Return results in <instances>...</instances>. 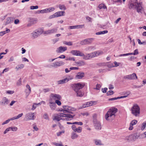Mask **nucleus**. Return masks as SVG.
I'll use <instances>...</instances> for the list:
<instances>
[{
    "label": "nucleus",
    "mask_w": 146,
    "mask_h": 146,
    "mask_svg": "<svg viewBox=\"0 0 146 146\" xmlns=\"http://www.w3.org/2000/svg\"><path fill=\"white\" fill-rule=\"evenodd\" d=\"M84 83L81 84L78 83L76 84H72L71 87L73 90L76 92V96L78 97H82L84 94V93L81 90L84 86Z\"/></svg>",
    "instance_id": "f257e3e1"
},
{
    "label": "nucleus",
    "mask_w": 146,
    "mask_h": 146,
    "mask_svg": "<svg viewBox=\"0 0 146 146\" xmlns=\"http://www.w3.org/2000/svg\"><path fill=\"white\" fill-rule=\"evenodd\" d=\"M142 2L138 1L137 0H133L129 4V8L130 9H136L138 13H141L143 9Z\"/></svg>",
    "instance_id": "f03ea898"
},
{
    "label": "nucleus",
    "mask_w": 146,
    "mask_h": 146,
    "mask_svg": "<svg viewBox=\"0 0 146 146\" xmlns=\"http://www.w3.org/2000/svg\"><path fill=\"white\" fill-rule=\"evenodd\" d=\"M73 117L74 116L70 114L60 113L55 115L53 119V120H56L58 121L61 120L68 121L72 119Z\"/></svg>",
    "instance_id": "7ed1b4c3"
},
{
    "label": "nucleus",
    "mask_w": 146,
    "mask_h": 146,
    "mask_svg": "<svg viewBox=\"0 0 146 146\" xmlns=\"http://www.w3.org/2000/svg\"><path fill=\"white\" fill-rule=\"evenodd\" d=\"M117 111V109L115 108L109 109L105 115V118L107 121H111L115 117V114Z\"/></svg>",
    "instance_id": "20e7f679"
},
{
    "label": "nucleus",
    "mask_w": 146,
    "mask_h": 146,
    "mask_svg": "<svg viewBox=\"0 0 146 146\" xmlns=\"http://www.w3.org/2000/svg\"><path fill=\"white\" fill-rule=\"evenodd\" d=\"M82 55L81 56L83 57V58L84 59L88 60L103 54V52L102 51L98 50L91 53H87L85 54L82 52Z\"/></svg>",
    "instance_id": "39448f33"
},
{
    "label": "nucleus",
    "mask_w": 146,
    "mask_h": 146,
    "mask_svg": "<svg viewBox=\"0 0 146 146\" xmlns=\"http://www.w3.org/2000/svg\"><path fill=\"white\" fill-rule=\"evenodd\" d=\"M43 28L39 29L34 31L31 35L32 38L35 39L43 33Z\"/></svg>",
    "instance_id": "423d86ee"
},
{
    "label": "nucleus",
    "mask_w": 146,
    "mask_h": 146,
    "mask_svg": "<svg viewBox=\"0 0 146 146\" xmlns=\"http://www.w3.org/2000/svg\"><path fill=\"white\" fill-rule=\"evenodd\" d=\"M63 110H60V111H62L64 113H72V111H75L76 110L75 108L68 106H63Z\"/></svg>",
    "instance_id": "0eeeda50"
},
{
    "label": "nucleus",
    "mask_w": 146,
    "mask_h": 146,
    "mask_svg": "<svg viewBox=\"0 0 146 146\" xmlns=\"http://www.w3.org/2000/svg\"><path fill=\"white\" fill-rule=\"evenodd\" d=\"M131 110L132 113L136 116L138 115L140 113V108L136 104L134 105L131 108Z\"/></svg>",
    "instance_id": "6e6552de"
},
{
    "label": "nucleus",
    "mask_w": 146,
    "mask_h": 146,
    "mask_svg": "<svg viewBox=\"0 0 146 146\" xmlns=\"http://www.w3.org/2000/svg\"><path fill=\"white\" fill-rule=\"evenodd\" d=\"M34 113L30 112L26 114L25 115V118L26 120H33L35 119V117Z\"/></svg>",
    "instance_id": "1a4fd4ad"
},
{
    "label": "nucleus",
    "mask_w": 146,
    "mask_h": 146,
    "mask_svg": "<svg viewBox=\"0 0 146 146\" xmlns=\"http://www.w3.org/2000/svg\"><path fill=\"white\" fill-rule=\"evenodd\" d=\"M94 39L93 38H88L81 41L80 44L82 45L88 44L92 43Z\"/></svg>",
    "instance_id": "9d476101"
},
{
    "label": "nucleus",
    "mask_w": 146,
    "mask_h": 146,
    "mask_svg": "<svg viewBox=\"0 0 146 146\" xmlns=\"http://www.w3.org/2000/svg\"><path fill=\"white\" fill-rule=\"evenodd\" d=\"M93 122L94 126L96 129L100 130L101 129V125L100 122L93 117Z\"/></svg>",
    "instance_id": "9b49d317"
},
{
    "label": "nucleus",
    "mask_w": 146,
    "mask_h": 146,
    "mask_svg": "<svg viewBox=\"0 0 146 146\" xmlns=\"http://www.w3.org/2000/svg\"><path fill=\"white\" fill-rule=\"evenodd\" d=\"M58 30L57 28H53L52 29L48 30L45 31L43 30V34H44L50 35L56 33Z\"/></svg>",
    "instance_id": "f8f14e48"
},
{
    "label": "nucleus",
    "mask_w": 146,
    "mask_h": 146,
    "mask_svg": "<svg viewBox=\"0 0 146 146\" xmlns=\"http://www.w3.org/2000/svg\"><path fill=\"white\" fill-rule=\"evenodd\" d=\"M64 63L62 61H58L55 62L52 64V67L55 68H57L58 67L63 65Z\"/></svg>",
    "instance_id": "ddd939ff"
},
{
    "label": "nucleus",
    "mask_w": 146,
    "mask_h": 146,
    "mask_svg": "<svg viewBox=\"0 0 146 146\" xmlns=\"http://www.w3.org/2000/svg\"><path fill=\"white\" fill-rule=\"evenodd\" d=\"M9 102V100L6 97H3L0 103L1 105L5 106L8 104Z\"/></svg>",
    "instance_id": "4468645a"
},
{
    "label": "nucleus",
    "mask_w": 146,
    "mask_h": 146,
    "mask_svg": "<svg viewBox=\"0 0 146 146\" xmlns=\"http://www.w3.org/2000/svg\"><path fill=\"white\" fill-rule=\"evenodd\" d=\"M50 97L54 100H60L61 99V96L58 94H52L50 95Z\"/></svg>",
    "instance_id": "2eb2a0df"
},
{
    "label": "nucleus",
    "mask_w": 146,
    "mask_h": 146,
    "mask_svg": "<svg viewBox=\"0 0 146 146\" xmlns=\"http://www.w3.org/2000/svg\"><path fill=\"white\" fill-rule=\"evenodd\" d=\"M82 52L79 50H72L71 51V53L73 55L76 56H80L82 55Z\"/></svg>",
    "instance_id": "dca6fc26"
},
{
    "label": "nucleus",
    "mask_w": 146,
    "mask_h": 146,
    "mask_svg": "<svg viewBox=\"0 0 146 146\" xmlns=\"http://www.w3.org/2000/svg\"><path fill=\"white\" fill-rule=\"evenodd\" d=\"M50 107L52 110H54L56 109V105L55 102H52L51 100H49V103Z\"/></svg>",
    "instance_id": "f3484780"
},
{
    "label": "nucleus",
    "mask_w": 146,
    "mask_h": 146,
    "mask_svg": "<svg viewBox=\"0 0 146 146\" xmlns=\"http://www.w3.org/2000/svg\"><path fill=\"white\" fill-rule=\"evenodd\" d=\"M67 50V48L66 47L60 46L57 48L56 52L58 53H62Z\"/></svg>",
    "instance_id": "a211bd4d"
},
{
    "label": "nucleus",
    "mask_w": 146,
    "mask_h": 146,
    "mask_svg": "<svg viewBox=\"0 0 146 146\" xmlns=\"http://www.w3.org/2000/svg\"><path fill=\"white\" fill-rule=\"evenodd\" d=\"M13 19L14 18L11 17L7 18L5 20V24L7 25L13 22Z\"/></svg>",
    "instance_id": "6ab92c4d"
},
{
    "label": "nucleus",
    "mask_w": 146,
    "mask_h": 146,
    "mask_svg": "<svg viewBox=\"0 0 146 146\" xmlns=\"http://www.w3.org/2000/svg\"><path fill=\"white\" fill-rule=\"evenodd\" d=\"M129 94V93H128V94H127V95L125 96H121L120 97H118L116 98H110L108 99L109 101H113L114 100H116L118 99H121V98H124L128 96Z\"/></svg>",
    "instance_id": "aec40b11"
},
{
    "label": "nucleus",
    "mask_w": 146,
    "mask_h": 146,
    "mask_svg": "<svg viewBox=\"0 0 146 146\" xmlns=\"http://www.w3.org/2000/svg\"><path fill=\"white\" fill-rule=\"evenodd\" d=\"M26 89L25 90V92L27 96L30 94L31 92V88L29 85L27 84L26 86Z\"/></svg>",
    "instance_id": "412c9836"
},
{
    "label": "nucleus",
    "mask_w": 146,
    "mask_h": 146,
    "mask_svg": "<svg viewBox=\"0 0 146 146\" xmlns=\"http://www.w3.org/2000/svg\"><path fill=\"white\" fill-rule=\"evenodd\" d=\"M56 17L63 16L65 15V12L64 11H59L55 13Z\"/></svg>",
    "instance_id": "4be33fe9"
},
{
    "label": "nucleus",
    "mask_w": 146,
    "mask_h": 146,
    "mask_svg": "<svg viewBox=\"0 0 146 146\" xmlns=\"http://www.w3.org/2000/svg\"><path fill=\"white\" fill-rule=\"evenodd\" d=\"M94 141L95 145H103L102 141L100 139H94Z\"/></svg>",
    "instance_id": "5701e85b"
},
{
    "label": "nucleus",
    "mask_w": 146,
    "mask_h": 146,
    "mask_svg": "<svg viewBox=\"0 0 146 146\" xmlns=\"http://www.w3.org/2000/svg\"><path fill=\"white\" fill-rule=\"evenodd\" d=\"M138 136H137V135L136 133L134 134L133 135H131L129 136H127L126 137L125 139L128 141H130L131 140V139L133 137H135V138H137Z\"/></svg>",
    "instance_id": "b1692460"
},
{
    "label": "nucleus",
    "mask_w": 146,
    "mask_h": 146,
    "mask_svg": "<svg viewBox=\"0 0 146 146\" xmlns=\"http://www.w3.org/2000/svg\"><path fill=\"white\" fill-rule=\"evenodd\" d=\"M84 76V73H78L76 76V78L77 79H80L82 78Z\"/></svg>",
    "instance_id": "393cba45"
},
{
    "label": "nucleus",
    "mask_w": 146,
    "mask_h": 146,
    "mask_svg": "<svg viewBox=\"0 0 146 146\" xmlns=\"http://www.w3.org/2000/svg\"><path fill=\"white\" fill-rule=\"evenodd\" d=\"M130 80L137 79V77L135 73H133L132 74L129 75Z\"/></svg>",
    "instance_id": "a878e982"
},
{
    "label": "nucleus",
    "mask_w": 146,
    "mask_h": 146,
    "mask_svg": "<svg viewBox=\"0 0 146 146\" xmlns=\"http://www.w3.org/2000/svg\"><path fill=\"white\" fill-rule=\"evenodd\" d=\"M67 80V79H65V78H64L63 79L58 81H57V83L58 85L66 83Z\"/></svg>",
    "instance_id": "bb28decb"
},
{
    "label": "nucleus",
    "mask_w": 146,
    "mask_h": 146,
    "mask_svg": "<svg viewBox=\"0 0 146 146\" xmlns=\"http://www.w3.org/2000/svg\"><path fill=\"white\" fill-rule=\"evenodd\" d=\"M78 137V135L74 132H73L71 135V138L72 139H74L77 138Z\"/></svg>",
    "instance_id": "cd10ccee"
},
{
    "label": "nucleus",
    "mask_w": 146,
    "mask_h": 146,
    "mask_svg": "<svg viewBox=\"0 0 146 146\" xmlns=\"http://www.w3.org/2000/svg\"><path fill=\"white\" fill-rule=\"evenodd\" d=\"M100 65H101V66H104L107 65V66H108V67H110V68H111V67H115V66H114V65H113V63H111V64H109V65H107V64L106 63H100Z\"/></svg>",
    "instance_id": "c85d7f7f"
},
{
    "label": "nucleus",
    "mask_w": 146,
    "mask_h": 146,
    "mask_svg": "<svg viewBox=\"0 0 146 146\" xmlns=\"http://www.w3.org/2000/svg\"><path fill=\"white\" fill-rule=\"evenodd\" d=\"M24 67V65L23 64L19 65L17 66L15 68V69L17 70H19L22 69Z\"/></svg>",
    "instance_id": "c756f323"
},
{
    "label": "nucleus",
    "mask_w": 146,
    "mask_h": 146,
    "mask_svg": "<svg viewBox=\"0 0 146 146\" xmlns=\"http://www.w3.org/2000/svg\"><path fill=\"white\" fill-rule=\"evenodd\" d=\"M76 63L79 66H83L85 64V63L83 60L77 62Z\"/></svg>",
    "instance_id": "7c9ffc66"
},
{
    "label": "nucleus",
    "mask_w": 146,
    "mask_h": 146,
    "mask_svg": "<svg viewBox=\"0 0 146 146\" xmlns=\"http://www.w3.org/2000/svg\"><path fill=\"white\" fill-rule=\"evenodd\" d=\"M98 7L100 9H107V7L104 4H101L99 5Z\"/></svg>",
    "instance_id": "2f4dec72"
},
{
    "label": "nucleus",
    "mask_w": 146,
    "mask_h": 146,
    "mask_svg": "<svg viewBox=\"0 0 146 146\" xmlns=\"http://www.w3.org/2000/svg\"><path fill=\"white\" fill-rule=\"evenodd\" d=\"M23 113H22L21 114H19L17 116H15L12 117V118L13 120L17 119L23 116Z\"/></svg>",
    "instance_id": "473e14b6"
},
{
    "label": "nucleus",
    "mask_w": 146,
    "mask_h": 146,
    "mask_svg": "<svg viewBox=\"0 0 146 146\" xmlns=\"http://www.w3.org/2000/svg\"><path fill=\"white\" fill-rule=\"evenodd\" d=\"M146 127V121L143 123L141 125V129L143 130Z\"/></svg>",
    "instance_id": "72a5a7b5"
},
{
    "label": "nucleus",
    "mask_w": 146,
    "mask_h": 146,
    "mask_svg": "<svg viewBox=\"0 0 146 146\" xmlns=\"http://www.w3.org/2000/svg\"><path fill=\"white\" fill-rule=\"evenodd\" d=\"M108 33V31L107 30L104 31H100L99 32H97L96 33V35H100L102 34H105L107 33Z\"/></svg>",
    "instance_id": "f704fd0d"
},
{
    "label": "nucleus",
    "mask_w": 146,
    "mask_h": 146,
    "mask_svg": "<svg viewBox=\"0 0 146 146\" xmlns=\"http://www.w3.org/2000/svg\"><path fill=\"white\" fill-rule=\"evenodd\" d=\"M13 120V119L12 117L11 118L9 119H7V120H6L4 122H3L2 124V125H4L5 124L8 123L10 121Z\"/></svg>",
    "instance_id": "c9c22d12"
},
{
    "label": "nucleus",
    "mask_w": 146,
    "mask_h": 146,
    "mask_svg": "<svg viewBox=\"0 0 146 146\" xmlns=\"http://www.w3.org/2000/svg\"><path fill=\"white\" fill-rule=\"evenodd\" d=\"M94 102H95L94 101H90L86 102V104L87 105V106L88 107L89 106H92Z\"/></svg>",
    "instance_id": "e433bc0d"
},
{
    "label": "nucleus",
    "mask_w": 146,
    "mask_h": 146,
    "mask_svg": "<svg viewBox=\"0 0 146 146\" xmlns=\"http://www.w3.org/2000/svg\"><path fill=\"white\" fill-rule=\"evenodd\" d=\"M59 8L61 10H65L66 9V7L64 5H59L58 6Z\"/></svg>",
    "instance_id": "4c0bfd02"
},
{
    "label": "nucleus",
    "mask_w": 146,
    "mask_h": 146,
    "mask_svg": "<svg viewBox=\"0 0 146 146\" xmlns=\"http://www.w3.org/2000/svg\"><path fill=\"white\" fill-rule=\"evenodd\" d=\"M82 131V128L81 127H79L77 128H76L75 132H77L78 133H80Z\"/></svg>",
    "instance_id": "58836bf2"
},
{
    "label": "nucleus",
    "mask_w": 146,
    "mask_h": 146,
    "mask_svg": "<svg viewBox=\"0 0 146 146\" xmlns=\"http://www.w3.org/2000/svg\"><path fill=\"white\" fill-rule=\"evenodd\" d=\"M66 60H72L74 61H75L74 57H66Z\"/></svg>",
    "instance_id": "ea45409f"
},
{
    "label": "nucleus",
    "mask_w": 146,
    "mask_h": 146,
    "mask_svg": "<svg viewBox=\"0 0 146 146\" xmlns=\"http://www.w3.org/2000/svg\"><path fill=\"white\" fill-rule=\"evenodd\" d=\"M63 43L64 44H66L68 46H71L72 45V42L70 41L67 42L66 41H64L63 42Z\"/></svg>",
    "instance_id": "a19ab883"
},
{
    "label": "nucleus",
    "mask_w": 146,
    "mask_h": 146,
    "mask_svg": "<svg viewBox=\"0 0 146 146\" xmlns=\"http://www.w3.org/2000/svg\"><path fill=\"white\" fill-rule=\"evenodd\" d=\"M48 13H50L54 11L55 10V8L54 7H50L47 8Z\"/></svg>",
    "instance_id": "79ce46f5"
},
{
    "label": "nucleus",
    "mask_w": 146,
    "mask_h": 146,
    "mask_svg": "<svg viewBox=\"0 0 146 146\" xmlns=\"http://www.w3.org/2000/svg\"><path fill=\"white\" fill-rule=\"evenodd\" d=\"M130 55H136L138 54V52L137 49L135 50L134 52L130 53Z\"/></svg>",
    "instance_id": "37998d69"
},
{
    "label": "nucleus",
    "mask_w": 146,
    "mask_h": 146,
    "mask_svg": "<svg viewBox=\"0 0 146 146\" xmlns=\"http://www.w3.org/2000/svg\"><path fill=\"white\" fill-rule=\"evenodd\" d=\"M84 27V25H76V28L78 29L82 28Z\"/></svg>",
    "instance_id": "c03bdc74"
},
{
    "label": "nucleus",
    "mask_w": 146,
    "mask_h": 146,
    "mask_svg": "<svg viewBox=\"0 0 146 146\" xmlns=\"http://www.w3.org/2000/svg\"><path fill=\"white\" fill-rule=\"evenodd\" d=\"M111 1L113 2V4L118 3H122V0H111Z\"/></svg>",
    "instance_id": "a18cd8bd"
},
{
    "label": "nucleus",
    "mask_w": 146,
    "mask_h": 146,
    "mask_svg": "<svg viewBox=\"0 0 146 146\" xmlns=\"http://www.w3.org/2000/svg\"><path fill=\"white\" fill-rule=\"evenodd\" d=\"M11 130L13 131H16L17 130V128L16 127H10Z\"/></svg>",
    "instance_id": "49530a36"
},
{
    "label": "nucleus",
    "mask_w": 146,
    "mask_h": 146,
    "mask_svg": "<svg viewBox=\"0 0 146 146\" xmlns=\"http://www.w3.org/2000/svg\"><path fill=\"white\" fill-rule=\"evenodd\" d=\"M137 122V121L136 120H132L130 123L131 125H132L133 126L136 124Z\"/></svg>",
    "instance_id": "de8ad7c7"
},
{
    "label": "nucleus",
    "mask_w": 146,
    "mask_h": 146,
    "mask_svg": "<svg viewBox=\"0 0 146 146\" xmlns=\"http://www.w3.org/2000/svg\"><path fill=\"white\" fill-rule=\"evenodd\" d=\"M43 117L44 119L48 120H49V117H48V115L46 113H44L43 115Z\"/></svg>",
    "instance_id": "09e8293b"
},
{
    "label": "nucleus",
    "mask_w": 146,
    "mask_h": 146,
    "mask_svg": "<svg viewBox=\"0 0 146 146\" xmlns=\"http://www.w3.org/2000/svg\"><path fill=\"white\" fill-rule=\"evenodd\" d=\"M130 55V53L120 54L118 55V57L128 56Z\"/></svg>",
    "instance_id": "8fccbe9b"
},
{
    "label": "nucleus",
    "mask_w": 146,
    "mask_h": 146,
    "mask_svg": "<svg viewBox=\"0 0 146 146\" xmlns=\"http://www.w3.org/2000/svg\"><path fill=\"white\" fill-rule=\"evenodd\" d=\"M37 105L36 103H34L33 104V105L32 106V108H31V110H35L36 108Z\"/></svg>",
    "instance_id": "3c124183"
},
{
    "label": "nucleus",
    "mask_w": 146,
    "mask_h": 146,
    "mask_svg": "<svg viewBox=\"0 0 146 146\" xmlns=\"http://www.w3.org/2000/svg\"><path fill=\"white\" fill-rule=\"evenodd\" d=\"M11 129L10 127H9L7 128L5 130V131H4L3 132V133L4 134H6L9 131H11Z\"/></svg>",
    "instance_id": "603ef678"
},
{
    "label": "nucleus",
    "mask_w": 146,
    "mask_h": 146,
    "mask_svg": "<svg viewBox=\"0 0 146 146\" xmlns=\"http://www.w3.org/2000/svg\"><path fill=\"white\" fill-rule=\"evenodd\" d=\"M113 94V92L112 90H110L109 91H108L107 93L108 96L111 95Z\"/></svg>",
    "instance_id": "864d4df0"
},
{
    "label": "nucleus",
    "mask_w": 146,
    "mask_h": 146,
    "mask_svg": "<svg viewBox=\"0 0 146 146\" xmlns=\"http://www.w3.org/2000/svg\"><path fill=\"white\" fill-rule=\"evenodd\" d=\"M64 133V131H63L57 133L56 134L58 136H60L62 133Z\"/></svg>",
    "instance_id": "5fc2aeb1"
},
{
    "label": "nucleus",
    "mask_w": 146,
    "mask_h": 146,
    "mask_svg": "<svg viewBox=\"0 0 146 146\" xmlns=\"http://www.w3.org/2000/svg\"><path fill=\"white\" fill-rule=\"evenodd\" d=\"M87 105L86 104H83L82 106H81L78 107L79 109H81L83 108H84L86 107H87Z\"/></svg>",
    "instance_id": "6e6d98bb"
},
{
    "label": "nucleus",
    "mask_w": 146,
    "mask_h": 146,
    "mask_svg": "<svg viewBox=\"0 0 146 146\" xmlns=\"http://www.w3.org/2000/svg\"><path fill=\"white\" fill-rule=\"evenodd\" d=\"M38 6L37 5L35 6H31L30 7V9L32 10L37 9H38Z\"/></svg>",
    "instance_id": "4d7b16f0"
},
{
    "label": "nucleus",
    "mask_w": 146,
    "mask_h": 146,
    "mask_svg": "<svg viewBox=\"0 0 146 146\" xmlns=\"http://www.w3.org/2000/svg\"><path fill=\"white\" fill-rule=\"evenodd\" d=\"M53 144L56 146H63V145L62 144V143L61 142H60L59 143L54 142V143Z\"/></svg>",
    "instance_id": "13d9d810"
},
{
    "label": "nucleus",
    "mask_w": 146,
    "mask_h": 146,
    "mask_svg": "<svg viewBox=\"0 0 146 146\" xmlns=\"http://www.w3.org/2000/svg\"><path fill=\"white\" fill-rule=\"evenodd\" d=\"M37 13L38 14L45 13V9H44L40 10H38L37 11Z\"/></svg>",
    "instance_id": "bf43d9fd"
},
{
    "label": "nucleus",
    "mask_w": 146,
    "mask_h": 146,
    "mask_svg": "<svg viewBox=\"0 0 146 146\" xmlns=\"http://www.w3.org/2000/svg\"><path fill=\"white\" fill-rule=\"evenodd\" d=\"M14 91L13 90H7L6 91V93L9 94H13Z\"/></svg>",
    "instance_id": "052dcab7"
},
{
    "label": "nucleus",
    "mask_w": 146,
    "mask_h": 146,
    "mask_svg": "<svg viewBox=\"0 0 146 146\" xmlns=\"http://www.w3.org/2000/svg\"><path fill=\"white\" fill-rule=\"evenodd\" d=\"M59 100H56L55 103L58 106H60L61 104V103Z\"/></svg>",
    "instance_id": "680f3d73"
},
{
    "label": "nucleus",
    "mask_w": 146,
    "mask_h": 146,
    "mask_svg": "<svg viewBox=\"0 0 146 146\" xmlns=\"http://www.w3.org/2000/svg\"><path fill=\"white\" fill-rule=\"evenodd\" d=\"M74 124H77L79 125H83V123L81 122H73Z\"/></svg>",
    "instance_id": "e2e57ef3"
},
{
    "label": "nucleus",
    "mask_w": 146,
    "mask_h": 146,
    "mask_svg": "<svg viewBox=\"0 0 146 146\" xmlns=\"http://www.w3.org/2000/svg\"><path fill=\"white\" fill-rule=\"evenodd\" d=\"M73 78V77L72 76H69L68 77L66 78H65V79H67L68 80L67 81V82H68L69 81L72 79Z\"/></svg>",
    "instance_id": "0e129e2a"
},
{
    "label": "nucleus",
    "mask_w": 146,
    "mask_h": 146,
    "mask_svg": "<svg viewBox=\"0 0 146 146\" xmlns=\"http://www.w3.org/2000/svg\"><path fill=\"white\" fill-rule=\"evenodd\" d=\"M56 17L55 14L54 13L53 15H50L49 17V19H51Z\"/></svg>",
    "instance_id": "69168bd1"
},
{
    "label": "nucleus",
    "mask_w": 146,
    "mask_h": 146,
    "mask_svg": "<svg viewBox=\"0 0 146 146\" xmlns=\"http://www.w3.org/2000/svg\"><path fill=\"white\" fill-rule=\"evenodd\" d=\"M50 91V89L49 88H44L43 89V91L45 93L49 92Z\"/></svg>",
    "instance_id": "338daca9"
},
{
    "label": "nucleus",
    "mask_w": 146,
    "mask_h": 146,
    "mask_svg": "<svg viewBox=\"0 0 146 146\" xmlns=\"http://www.w3.org/2000/svg\"><path fill=\"white\" fill-rule=\"evenodd\" d=\"M21 84V78H20L17 82V85L18 86H20Z\"/></svg>",
    "instance_id": "774afa93"
}]
</instances>
